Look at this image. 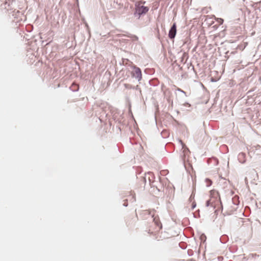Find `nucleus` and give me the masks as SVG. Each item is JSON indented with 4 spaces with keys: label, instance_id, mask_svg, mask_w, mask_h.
<instances>
[{
    "label": "nucleus",
    "instance_id": "1",
    "mask_svg": "<svg viewBox=\"0 0 261 261\" xmlns=\"http://www.w3.org/2000/svg\"><path fill=\"white\" fill-rule=\"evenodd\" d=\"M153 222L155 227L154 229L151 228L148 230V232L150 234H153L159 232L162 228V225L160 222V219L158 216L155 215V212H153L152 216Z\"/></svg>",
    "mask_w": 261,
    "mask_h": 261
},
{
    "label": "nucleus",
    "instance_id": "2",
    "mask_svg": "<svg viewBox=\"0 0 261 261\" xmlns=\"http://www.w3.org/2000/svg\"><path fill=\"white\" fill-rule=\"evenodd\" d=\"M210 199L207 201L206 205H213V203L219 202L220 197L218 191L212 190L210 191Z\"/></svg>",
    "mask_w": 261,
    "mask_h": 261
},
{
    "label": "nucleus",
    "instance_id": "3",
    "mask_svg": "<svg viewBox=\"0 0 261 261\" xmlns=\"http://www.w3.org/2000/svg\"><path fill=\"white\" fill-rule=\"evenodd\" d=\"M148 11V8L143 6L142 3L139 2L136 5L135 14L140 16L141 14H145Z\"/></svg>",
    "mask_w": 261,
    "mask_h": 261
},
{
    "label": "nucleus",
    "instance_id": "4",
    "mask_svg": "<svg viewBox=\"0 0 261 261\" xmlns=\"http://www.w3.org/2000/svg\"><path fill=\"white\" fill-rule=\"evenodd\" d=\"M153 212H155V211L149 210H143L141 212L140 215L142 219H146L150 215L152 216Z\"/></svg>",
    "mask_w": 261,
    "mask_h": 261
},
{
    "label": "nucleus",
    "instance_id": "5",
    "mask_svg": "<svg viewBox=\"0 0 261 261\" xmlns=\"http://www.w3.org/2000/svg\"><path fill=\"white\" fill-rule=\"evenodd\" d=\"M182 146V152H183V160H185L186 159L187 156H189L190 154V151L189 149L186 146L185 144H184L181 141H180Z\"/></svg>",
    "mask_w": 261,
    "mask_h": 261
},
{
    "label": "nucleus",
    "instance_id": "6",
    "mask_svg": "<svg viewBox=\"0 0 261 261\" xmlns=\"http://www.w3.org/2000/svg\"><path fill=\"white\" fill-rule=\"evenodd\" d=\"M176 34V25L175 23H174L172 27L171 28L169 32V37L170 39L174 38Z\"/></svg>",
    "mask_w": 261,
    "mask_h": 261
},
{
    "label": "nucleus",
    "instance_id": "7",
    "mask_svg": "<svg viewBox=\"0 0 261 261\" xmlns=\"http://www.w3.org/2000/svg\"><path fill=\"white\" fill-rule=\"evenodd\" d=\"M133 76L138 78L139 80L141 79V76H142L141 71L139 68H138V67L134 68Z\"/></svg>",
    "mask_w": 261,
    "mask_h": 261
},
{
    "label": "nucleus",
    "instance_id": "8",
    "mask_svg": "<svg viewBox=\"0 0 261 261\" xmlns=\"http://www.w3.org/2000/svg\"><path fill=\"white\" fill-rule=\"evenodd\" d=\"M238 160L241 163H244L246 161V154L245 153L241 152L238 155Z\"/></svg>",
    "mask_w": 261,
    "mask_h": 261
},
{
    "label": "nucleus",
    "instance_id": "9",
    "mask_svg": "<svg viewBox=\"0 0 261 261\" xmlns=\"http://www.w3.org/2000/svg\"><path fill=\"white\" fill-rule=\"evenodd\" d=\"M12 2L11 4H8V2H6L4 4L5 9H7L8 11H12L13 9V8H12Z\"/></svg>",
    "mask_w": 261,
    "mask_h": 261
},
{
    "label": "nucleus",
    "instance_id": "10",
    "mask_svg": "<svg viewBox=\"0 0 261 261\" xmlns=\"http://www.w3.org/2000/svg\"><path fill=\"white\" fill-rule=\"evenodd\" d=\"M125 36H127V37L130 38L133 41H138V37L135 35H133L131 34H128V35H125Z\"/></svg>",
    "mask_w": 261,
    "mask_h": 261
},
{
    "label": "nucleus",
    "instance_id": "11",
    "mask_svg": "<svg viewBox=\"0 0 261 261\" xmlns=\"http://www.w3.org/2000/svg\"><path fill=\"white\" fill-rule=\"evenodd\" d=\"M136 222V220H135L134 221H132V219L130 218H128L127 219L126 223L127 224V225H131L132 224H133L134 223H135Z\"/></svg>",
    "mask_w": 261,
    "mask_h": 261
},
{
    "label": "nucleus",
    "instance_id": "12",
    "mask_svg": "<svg viewBox=\"0 0 261 261\" xmlns=\"http://www.w3.org/2000/svg\"><path fill=\"white\" fill-rule=\"evenodd\" d=\"M71 89L73 91H76L79 89V85L76 84H72L71 86Z\"/></svg>",
    "mask_w": 261,
    "mask_h": 261
},
{
    "label": "nucleus",
    "instance_id": "13",
    "mask_svg": "<svg viewBox=\"0 0 261 261\" xmlns=\"http://www.w3.org/2000/svg\"><path fill=\"white\" fill-rule=\"evenodd\" d=\"M205 181L207 187H209L212 184V181L208 178L205 179Z\"/></svg>",
    "mask_w": 261,
    "mask_h": 261
},
{
    "label": "nucleus",
    "instance_id": "14",
    "mask_svg": "<svg viewBox=\"0 0 261 261\" xmlns=\"http://www.w3.org/2000/svg\"><path fill=\"white\" fill-rule=\"evenodd\" d=\"M196 204L195 202H193L192 203V209H194L196 207Z\"/></svg>",
    "mask_w": 261,
    "mask_h": 261
},
{
    "label": "nucleus",
    "instance_id": "15",
    "mask_svg": "<svg viewBox=\"0 0 261 261\" xmlns=\"http://www.w3.org/2000/svg\"><path fill=\"white\" fill-rule=\"evenodd\" d=\"M260 147H261V146H260L259 145H258V144H257V145H256L255 146V148H256V149H260Z\"/></svg>",
    "mask_w": 261,
    "mask_h": 261
},
{
    "label": "nucleus",
    "instance_id": "16",
    "mask_svg": "<svg viewBox=\"0 0 261 261\" xmlns=\"http://www.w3.org/2000/svg\"><path fill=\"white\" fill-rule=\"evenodd\" d=\"M223 21V20L222 19H220V20L219 21V22L222 23Z\"/></svg>",
    "mask_w": 261,
    "mask_h": 261
},
{
    "label": "nucleus",
    "instance_id": "17",
    "mask_svg": "<svg viewBox=\"0 0 261 261\" xmlns=\"http://www.w3.org/2000/svg\"><path fill=\"white\" fill-rule=\"evenodd\" d=\"M16 13H20V12H19L18 10H17V12H16Z\"/></svg>",
    "mask_w": 261,
    "mask_h": 261
}]
</instances>
